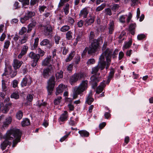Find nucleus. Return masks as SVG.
<instances>
[{
    "label": "nucleus",
    "mask_w": 153,
    "mask_h": 153,
    "mask_svg": "<svg viewBox=\"0 0 153 153\" xmlns=\"http://www.w3.org/2000/svg\"><path fill=\"white\" fill-rule=\"evenodd\" d=\"M112 53L113 50L109 48H107L103 51L99 58V60L101 61L100 67L102 69L105 68L106 69H107L109 67Z\"/></svg>",
    "instance_id": "f257e3e1"
},
{
    "label": "nucleus",
    "mask_w": 153,
    "mask_h": 153,
    "mask_svg": "<svg viewBox=\"0 0 153 153\" xmlns=\"http://www.w3.org/2000/svg\"><path fill=\"white\" fill-rule=\"evenodd\" d=\"M88 81L87 80H83L78 86L75 87L74 89L73 97L74 99H76L78 95L81 94L87 88Z\"/></svg>",
    "instance_id": "f03ea898"
},
{
    "label": "nucleus",
    "mask_w": 153,
    "mask_h": 153,
    "mask_svg": "<svg viewBox=\"0 0 153 153\" xmlns=\"http://www.w3.org/2000/svg\"><path fill=\"white\" fill-rule=\"evenodd\" d=\"M7 132H11V137H13L12 140L14 138L13 141L12 147H14L21 140L22 133L20 130L18 129L12 128L7 131Z\"/></svg>",
    "instance_id": "7ed1b4c3"
},
{
    "label": "nucleus",
    "mask_w": 153,
    "mask_h": 153,
    "mask_svg": "<svg viewBox=\"0 0 153 153\" xmlns=\"http://www.w3.org/2000/svg\"><path fill=\"white\" fill-rule=\"evenodd\" d=\"M100 39V38L97 39H94L91 45L89 46V49L88 47H86L82 52V56L83 57L85 56L87 51L89 54H91L96 52L99 45V42Z\"/></svg>",
    "instance_id": "20e7f679"
},
{
    "label": "nucleus",
    "mask_w": 153,
    "mask_h": 153,
    "mask_svg": "<svg viewBox=\"0 0 153 153\" xmlns=\"http://www.w3.org/2000/svg\"><path fill=\"white\" fill-rule=\"evenodd\" d=\"M11 133L10 132H7L4 137L5 140L0 145V148L2 151L5 150L7 146H9L8 147V148H9L11 145V141H9L10 140H12L13 138L10 136L11 135L10 134Z\"/></svg>",
    "instance_id": "39448f33"
},
{
    "label": "nucleus",
    "mask_w": 153,
    "mask_h": 153,
    "mask_svg": "<svg viewBox=\"0 0 153 153\" xmlns=\"http://www.w3.org/2000/svg\"><path fill=\"white\" fill-rule=\"evenodd\" d=\"M85 76V74L84 73L79 72L75 73L71 77L70 83L71 85H73L78 80L84 78Z\"/></svg>",
    "instance_id": "423d86ee"
},
{
    "label": "nucleus",
    "mask_w": 153,
    "mask_h": 153,
    "mask_svg": "<svg viewBox=\"0 0 153 153\" xmlns=\"http://www.w3.org/2000/svg\"><path fill=\"white\" fill-rule=\"evenodd\" d=\"M55 79L54 76H52L51 77L48 82V86L47 87L48 95L51 94L53 88L56 84Z\"/></svg>",
    "instance_id": "0eeeda50"
},
{
    "label": "nucleus",
    "mask_w": 153,
    "mask_h": 153,
    "mask_svg": "<svg viewBox=\"0 0 153 153\" xmlns=\"http://www.w3.org/2000/svg\"><path fill=\"white\" fill-rule=\"evenodd\" d=\"M35 13L34 12L27 10L25 13V16L20 19V21L22 24H24L26 21L34 16Z\"/></svg>",
    "instance_id": "6e6552de"
},
{
    "label": "nucleus",
    "mask_w": 153,
    "mask_h": 153,
    "mask_svg": "<svg viewBox=\"0 0 153 153\" xmlns=\"http://www.w3.org/2000/svg\"><path fill=\"white\" fill-rule=\"evenodd\" d=\"M31 80L30 77L28 76H26L22 79L21 83L22 87L26 86H29L31 84Z\"/></svg>",
    "instance_id": "1a4fd4ad"
},
{
    "label": "nucleus",
    "mask_w": 153,
    "mask_h": 153,
    "mask_svg": "<svg viewBox=\"0 0 153 153\" xmlns=\"http://www.w3.org/2000/svg\"><path fill=\"white\" fill-rule=\"evenodd\" d=\"M28 48V47L27 45L22 46L20 53L18 56V58L21 59L25 55L27 54Z\"/></svg>",
    "instance_id": "9d476101"
},
{
    "label": "nucleus",
    "mask_w": 153,
    "mask_h": 153,
    "mask_svg": "<svg viewBox=\"0 0 153 153\" xmlns=\"http://www.w3.org/2000/svg\"><path fill=\"white\" fill-rule=\"evenodd\" d=\"M100 76L97 77L96 75H94L90 77V79L93 87L95 88L96 87L97 83L101 79Z\"/></svg>",
    "instance_id": "9b49d317"
},
{
    "label": "nucleus",
    "mask_w": 153,
    "mask_h": 153,
    "mask_svg": "<svg viewBox=\"0 0 153 153\" xmlns=\"http://www.w3.org/2000/svg\"><path fill=\"white\" fill-rule=\"evenodd\" d=\"M23 63V62L22 61H20L16 59L13 60L12 65L14 69L15 70H16L20 68Z\"/></svg>",
    "instance_id": "f8f14e48"
},
{
    "label": "nucleus",
    "mask_w": 153,
    "mask_h": 153,
    "mask_svg": "<svg viewBox=\"0 0 153 153\" xmlns=\"http://www.w3.org/2000/svg\"><path fill=\"white\" fill-rule=\"evenodd\" d=\"M89 9L88 7H85L81 10L79 13L80 17H83L84 18H87L89 12Z\"/></svg>",
    "instance_id": "ddd939ff"
},
{
    "label": "nucleus",
    "mask_w": 153,
    "mask_h": 153,
    "mask_svg": "<svg viewBox=\"0 0 153 153\" xmlns=\"http://www.w3.org/2000/svg\"><path fill=\"white\" fill-rule=\"evenodd\" d=\"M53 29L51 26L49 25H46L44 31V34L46 36H49L52 34Z\"/></svg>",
    "instance_id": "4468645a"
},
{
    "label": "nucleus",
    "mask_w": 153,
    "mask_h": 153,
    "mask_svg": "<svg viewBox=\"0 0 153 153\" xmlns=\"http://www.w3.org/2000/svg\"><path fill=\"white\" fill-rule=\"evenodd\" d=\"M28 56L30 58L35 61H38L40 57V56L39 54H36L33 51L30 52Z\"/></svg>",
    "instance_id": "2eb2a0df"
},
{
    "label": "nucleus",
    "mask_w": 153,
    "mask_h": 153,
    "mask_svg": "<svg viewBox=\"0 0 153 153\" xmlns=\"http://www.w3.org/2000/svg\"><path fill=\"white\" fill-rule=\"evenodd\" d=\"M11 103H8L5 104L4 106H1L0 107L1 110L2 112L4 113H7L9 110V106H10L11 105Z\"/></svg>",
    "instance_id": "dca6fc26"
},
{
    "label": "nucleus",
    "mask_w": 153,
    "mask_h": 153,
    "mask_svg": "<svg viewBox=\"0 0 153 153\" xmlns=\"http://www.w3.org/2000/svg\"><path fill=\"white\" fill-rule=\"evenodd\" d=\"M101 62V61L99 60V61L98 63V65L94 67H93L92 68V74H94L97 73V72L99 71V69H100L101 71L103 69H104L105 68H104L102 69L100 67V64Z\"/></svg>",
    "instance_id": "f3484780"
},
{
    "label": "nucleus",
    "mask_w": 153,
    "mask_h": 153,
    "mask_svg": "<svg viewBox=\"0 0 153 153\" xmlns=\"http://www.w3.org/2000/svg\"><path fill=\"white\" fill-rule=\"evenodd\" d=\"M66 88L65 85L62 84H60L58 87L56 88V94L57 95L59 94L62 92Z\"/></svg>",
    "instance_id": "a211bd4d"
},
{
    "label": "nucleus",
    "mask_w": 153,
    "mask_h": 153,
    "mask_svg": "<svg viewBox=\"0 0 153 153\" xmlns=\"http://www.w3.org/2000/svg\"><path fill=\"white\" fill-rule=\"evenodd\" d=\"M115 72V70L114 68H111V69L109 75L108 76L107 80L106 82L107 84H108L109 83L111 80L114 76Z\"/></svg>",
    "instance_id": "6ab92c4d"
},
{
    "label": "nucleus",
    "mask_w": 153,
    "mask_h": 153,
    "mask_svg": "<svg viewBox=\"0 0 153 153\" xmlns=\"http://www.w3.org/2000/svg\"><path fill=\"white\" fill-rule=\"evenodd\" d=\"M68 117V113L67 111H65L64 113L62 114L59 119V121L63 122L67 120Z\"/></svg>",
    "instance_id": "aec40b11"
},
{
    "label": "nucleus",
    "mask_w": 153,
    "mask_h": 153,
    "mask_svg": "<svg viewBox=\"0 0 153 153\" xmlns=\"http://www.w3.org/2000/svg\"><path fill=\"white\" fill-rule=\"evenodd\" d=\"M12 118L10 116H8L6 117L5 120L4 121L3 127H7L12 122Z\"/></svg>",
    "instance_id": "412c9836"
},
{
    "label": "nucleus",
    "mask_w": 153,
    "mask_h": 153,
    "mask_svg": "<svg viewBox=\"0 0 153 153\" xmlns=\"http://www.w3.org/2000/svg\"><path fill=\"white\" fill-rule=\"evenodd\" d=\"M114 22L113 20L110 21L108 24V29L109 30L108 33L110 34H112L113 33L114 30Z\"/></svg>",
    "instance_id": "4be33fe9"
},
{
    "label": "nucleus",
    "mask_w": 153,
    "mask_h": 153,
    "mask_svg": "<svg viewBox=\"0 0 153 153\" xmlns=\"http://www.w3.org/2000/svg\"><path fill=\"white\" fill-rule=\"evenodd\" d=\"M37 25V22L35 21H33L29 24L27 26V33H30L33 28Z\"/></svg>",
    "instance_id": "5701e85b"
},
{
    "label": "nucleus",
    "mask_w": 153,
    "mask_h": 153,
    "mask_svg": "<svg viewBox=\"0 0 153 153\" xmlns=\"http://www.w3.org/2000/svg\"><path fill=\"white\" fill-rule=\"evenodd\" d=\"M51 56H49L46 57L42 62V65L44 66H47L49 65L52 62Z\"/></svg>",
    "instance_id": "b1692460"
},
{
    "label": "nucleus",
    "mask_w": 153,
    "mask_h": 153,
    "mask_svg": "<svg viewBox=\"0 0 153 153\" xmlns=\"http://www.w3.org/2000/svg\"><path fill=\"white\" fill-rule=\"evenodd\" d=\"M94 17L91 16L90 18L87 19L85 20V25L87 26L91 25L94 22Z\"/></svg>",
    "instance_id": "393cba45"
},
{
    "label": "nucleus",
    "mask_w": 153,
    "mask_h": 153,
    "mask_svg": "<svg viewBox=\"0 0 153 153\" xmlns=\"http://www.w3.org/2000/svg\"><path fill=\"white\" fill-rule=\"evenodd\" d=\"M105 85L103 82H102L99 86L97 88L96 92L97 94H99L103 91V88L105 87Z\"/></svg>",
    "instance_id": "a878e982"
},
{
    "label": "nucleus",
    "mask_w": 153,
    "mask_h": 153,
    "mask_svg": "<svg viewBox=\"0 0 153 153\" xmlns=\"http://www.w3.org/2000/svg\"><path fill=\"white\" fill-rule=\"evenodd\" d=\"M136 27V24L135 23H132L130 25L129 30L131 33L133 35L135 34V29Z\"/></svg>",
    "instance_id": "bb28decb"
},
{
    "label": "nucleus",
    "mask_w": 153,
    "mask_h": 153,
    "mask_svg": "<svg viewBox=\"0 0 153 153\" xmlns=\"http://www.w3.org/2000/svg\"><path fill=\"white\" fill-rule=\"evenodd\" d=\"M40 44L42 46H46L49 45H50L49 47L50 48L52 46V45H50V41L47 39H43L40 42Z\"/></svg>",
    "instance_id": "cd10ccee"
},
{
    "label": "nucleus",
    "mask_w": 153,
    "mask_h": 153,
    "mask_svg": "<svg viewBox=\"0 0 153 153\" xmlns=\"http://www.w3.org/2000/svg\"><path fill=\"white\" fill-rule=\"evenodd\" d=\"M94 100L92 98V93L90 92L88 95L87 98L86 102L88 105H91L93 102Z\"/></svg>",
    "instance_id": "c85d7f7f"
},
{
    "label": "nucleus",
    "mask_w": 153,
    "mask_h": 153,
    "mask_svg": "<svg viewBox=\"0 0 153 153\" xmlns=\"http://www.w3.org/2000/svg\"><path fill=\"white\" fill-rule=\"evenodd\" d=\"M78 133L81 137H88L89 134V133L85 130L79 131Z\"/></svg>",
    "instance_id": "c756f323"
},
{
    "label": "nucleus",
    "mask_w": 153,
    "mask_h": 153,
    "mask_svg": "<svg viewBox=\"0 0 153 153\" xmlns=\"http://www.w3.org/2000/svg\"><path fill=\"white\" fill-rule=\"evenodd\" d=\"M28 39V36L25 35L23 38L19 40V43L21 45L25 43L27 41Z\"/></svg>",
    "instance_id": "7c9ffc66"
},
{
    "label": "nucleus",
    "mask_w": 153,
    "mask_h": 153,
    "mask_svg": "<svg viewBox=\"0 0 153 153\" xmlns=\"http://www.w3.org/2000/svg\"><path fill=\"white\" fill-rule=\"evenodd\" d=\"M30 124V120L27 118L24 119L21 122L22 126L23 127L28 126Z\"/></svg>",
    "instance_id": "2f4dec72"
},
{
    "label": "nucleus",
    "mask_w": 153,
    "mask_h": 153,
    "mask_svg": "<svg viewBox=\"0 0 153 153\" xmlns=\"http://www.w3.org/2000/svg\"><path fill=\"white\" fill-rule=\"evenodd\" d=\"M6 81L3 79H2L1 81V87L2 91L3 92H5L7 90V88L6 86Z\"/></svg>",
    "instance_id": "473e14b6"
},
{
    "label": "nucleus",
    "mask_w": 153,
    "mask_h": 153,
    "mask_svg": "<svg viewBox=\"0 0 153 153\" xmlns=\"http://www.w3.org/2000/svg\"><path fill=\"white\" fill-rule=\"evenodd\" d=\"M132 42L131 40H129L128 42H125L123 45V51L125 49L129 48L131 45Z\"/></svg>",
    "instance_id": "72a5a7b5"
},
{
    "label": "nucleus",
    "mask_w": 153,
    "mask_h": 153,
    "mask_svg": "<svg viewBox=\"0 0 153 153\" xmlns=\"http://www.w3.org/2000/svg\"><path fill=\"white\" fill-rule=\"evenodd\" d=\"M69 4L68 3H67L65 6L63 7V10L64 12L65 15H67L69 13Z\"/></svg>",
    "instance_id": "f704fd0d"
},
{
    "label": "nucleus",
    "mask_w": 153,
    "mask_h": 153,
    "mask_svg": "<svg viewBox=\"0 0 153 153\" xmlns=\"http://www.w3.org/2000/svg\"><path fill=\"white\" fill-rule=\"evenodd\" d=\"M50 74H51V73L49 71V69L46 68L44 70L43 73V75L44 78H48L50 76Z\"/></svg>",
    "instance_id": "c9c22d12"
},
{
    "label": "nucleus",
    "mask_w": 153,
    "mask_h": 153,
    "mask_svg": "<svg viewBox=\"0 0 153 153\" xmlns=\"http://www.w3.org/2000/svg\"><path fill=\"white\" fill-rule=\"evenodd\" d=\"M39 41V38L37 37L34 39V42L33 46H31V48L32 50L35 49L37 47Z\"/></svg>",
    "instance_id": "e433bc0d"
},
{
    "label": "nucleus",
    "mask_w": 153,
    "mask_h": 153,
    "mask_svg": "<svg viewBox=\"0 0 153 153\" xmlns=\"http://www.w3.org/2000/svg\"><path fill=\"white\" fill-rule=\"evenodd\" d=\"M72 32L71 31H68L66 34V38L68 40H71L72 38Z\"/></svg>",
    "instance_id": "4c0bfd02"
},
{
    "label": "nucleus",
    "mask_w": 153,
    "mask_h": 153,
    "mask_svg": "<svg viewBox=\"0 0 153 153\" xmlns=\"http://www.w3.org/2000/svg\"><path fill=\"white\" fill-rule=\"evenodd\" d=\"M70 29V27L69 26L66 25L61 27L60 29V30L62 32H65L68 31Z\"/></svg>",
    "instance_id": "58836bf2"
},
{
    "label": "nucleus",
    "mask_w": 153,
    "mask_h": 153,
    "mask_svg": "<svg viewBox=\"0 0 153 153\" xmlns=\"http://www.w3.org/2000/svg\"><path fill=\"white\" fill-rule=\"evenodd\" d=\"M23 115L22 112L21 111H19L16 114V118L19 120H21L22 117Z\"/></svg>",
    "instance_id": "ea45409f"
},
{
    "label": "nucleus",
    "mask_w": 153,
    "mask_h": 153,
    "mask_svg": "<svg viewBox=\"0 0 153 153\" xmlns=\"http://www.w3.org/2000/svg\"><path fill=\"white\" fill-rule=\"evenodd\" d=\"M63 72L62 71H60L59 72H57L56 74V77L57 80L63 77Z\"/></svg>",
    "instance_id": "a19ab883"
},
{
    "label": "nucleus",
    "mask_w": 153,
    "mask_h": 153,
    "mask_svg": "<svg viewBox=\"0 0 153 153\" xmlns=\"http://www.w3.org/2000/svg\"><path fill=\"white\" fill-rule=\"evenodd\" d=\"M119 5L117 4H114L110 6L111 9L114 12L117 10L119 7Z\"/></svg>",
    "instance_id": "79ce46f5"
},
{
    "label": "nucleus",
    "mask_w": 153,
    "mask_h": 153,
    "mask_svg": "<svg viewBox=\"0 0 153 153\" xmlns=\"http://www.w3.org/2000/svg\"><path fill=\"white\" fill-rule=\"evenodd\" d=\"M10 45V41L7 40H6L4 43V48L6 49H8Z\"/></svg>",
    "instance_id": "37998d69"
},
{
    "label": "nucleus",
    "mask_w": 153,
    "mask_h": 153,
    "mask_svg": "<svg viewBox=\"0 0 153 153\" xmlns=\"http://www.w3.org/2000/svg\"><path fill=\"white\" fill-rule=\"evenodd\" d=\"M127 16L126 15H123L120 16L119 18L120 22L121 23H124L125 22Z\"/></svg>",
    "instance_id": "c03bdc74"
},
{
    "label": "nucleus",
    "mask_w": 153,
    "mask_h": 153,
    "mask_svg": "<svg viewBox=\"0 0 153 153\" xmlns=\"http://www.w3.org/2000/svg\"><path fill=\"white\" fill-rule=\"evenodd\" d=\"M82 36L81 35H78L75 39V42L74 43V45L76 46L79 41H81L82 40Z\"/></svg>",
    "instance_id": "a18cd8bd"
},
{
    "label": "nucleus",
    "mask_w": 153,
    "mask_h": 153,
    "mask_svg": "<svg viewBox=\"0 0 153 153\" xmlns=\"http://www.w3.org/2000/svg\"><path fill=\"white\" fill-rule=\"evenodd\" d=\"M27 29L25 27H23L22 28L21 30L19 32V34L21 35H23L27 31Z\"/></svg>",
    "instance_id": "49530a36"
},
{
    "label": "nucleus",
    "mask_w": 153,
    "mask_h": 153,
    "mask_svg": "<svg viewBox=\"0 0 153 153\" xmlns=\"http://www.w3.org/2000/svg\"><path fill=\"white\" fill-rule=\"evenodd\" d=\"M105 6V4H102L100 6L98 7L96 9V12H99L102 10Z\"/></svg>",
    "instance_id": "de8ad7c7"
},
{
    "label": "nucleus",
    "mask_w": 153,
    "mask_h": 153,
    "mask_svg": "<svg viewBox=\"0 0 153 153\" xmlns=\"http://www.w3.org/2000/svg\"><path fill=\"white\" fill-rule=\"evenodd\" d=\"M19 97V94L17 93L14 92L11 94L10 97L11 98H14L15 99H17Z\"/></svg>",
    "instance_id": "09e8293b"
},
{
    "label": "nucleus",
    "mask_w": 153,
    "mask_h": 153,
    "mask_svg": "<svg viewBox=\"0 0 153 153\" xmlns=\"http://www.w3.org/2000/svg\"><path fill=\"white\" fill-rule=\"evenodd\" d=\"M69 0H60L58 5V7H60L64 5L65 3L68 2Z\"/></svg>",
    "instance_id": "8fccbe9b"
},
{
    "label": "nucleus",
    "mask_w": 153,
    "mask_h": 153,
    "mask_svg": "<svg viewBox=\"0 0 153 153\" xmlns=\"http://www.w3.org/2000/svg\"><path fill=\"white\" fill-rule=\"evenodd\" d=\"M62 99L61 97H58L55 99L54 101V104L55 105H58L60 102L61 100Z\"/></svg>",
    "instance_id": "3c124183"
},
{
    "label": "nucleus",
    "mask_w": 153,
    "mask_h": 153,
    "mask_svg": "<svg viewBox=\"0 0 153 153\" xmlns=\"http://www.w3.org/2000/svg\"><path fill=\"white\" fill-rule=\"evenodd\" d=\"M19 1L22 3L23 6L28 5L30 3V0H19Z\"/></svg>",
    "instance_id": "603ef678"
},
{
    "label": "nucleus",
    "mask_w": 153,
    "mask_h": 153,
    "mask_svg": "<svg viewBox=\"0 0 153 153\" xmlns=\"http://www.w3.org/2000/svg\"><path fill=\"white\" fill-rule=\"evenodd\" d=\"M105 14L107 15L111 16L112 14V13L111 9L109 8L105 9L104 10Z\"/></svg>",
    "instance_id": "864d4df0"
},
{
    "label": "nucleus",
    "mask_w": 153,
    "mask_h": 153,
    "mask_svg": "<svg viewBox=\"0 0 153 153\" xmlns=\"http://www.w3.org/2000/svg\"><path fill=\"white\" fill-rule=\"evenodd\" d=\"M54 41L56 44H58L59 40H60V37L58 36H55L54 37Z\"/></svg>",
    "instance_id": "5fc2aeb1"
},
{
    "label": "nucleus",
    "mask_w": 153,
    "mask_h": 153,
    "mask_svg": "<svg viewBox=\"0 0 153 153\" xmlns=\"http://www.w3.org/2000/svg\"><path fill=\"white\" fill-rule=\"evenodd\" d=\"M27 99L28 102H31L33 99V95L30 94L27 95Z\"/></svg>",
    "instance_id": "6e6d98bb"
},
{
    "label": "nucleus",
    "mask_w": 153,
    "mask_h": 153,
    "mask_svg": "<svg viewBox=\"0 0 153 153\" xmlns=\"http://www.w3.org/2000/svg\"><path fill=\"white\" fill-rule=\"evenodd\" d=\"M126 34V33L125 32H122L120 35L119 36V38L120 40H123L125 39L124 36Z\"/></svg>",
    "instance_id": "4d7b16f0"
},
{
    "label": "nucleus",
    "mask_w": 153,
    "mask_h": 153,
    "mask_svg": "<svg viewBox=\"0 0 153 153\" xmlns=\"http://www.w3.org/2000/svg\"><path fill=\"white\" fill-rule=\"evenodd\" d=\"M95 62V61L94 59H90L88 60L87 63L88 65L92 64H94Z\"/></svg>",
    "instance_id": "13d9d810"
},
{
    "label": "nucleus",
    "mask_w": 153,
    "mask_h": 153,
    "mask_svg": "<svg viewBox=\"0 0 153 153\" xmlns=\"http://www.w3.org/2000/svg\"><path fill=\"white\" fill-rule=\"evenodd\" d=\"M46 8V6L44 5L41 6H40L39 7V10L40 13H42L44 12Z\"/></svg>",
    "instance_id": "bf43d9fd"
},
{
    "label": "nucleus",
    "mask_w": 153,
    "mask_h": 153,
    "mask_svg": "<svg viewBox=\"0 0 153 153\" xmlns=\"http://www.w3.org/2000/svg\"><path fill=\"white\" fill-rule=\"evenodd\" d=\"M7 71L9 72L10 74H11L12 72V66L11 65H9L7 66L6 70L5 71V72Z\"/></svg>",
    "instance_id": "052dcab7"
},
{
    "label": "nucleus",
    "mask_w": 153,
    "mask_h": 153,
    "mask_svg": "<svg viewBox=\"0 0 153 153\" xmlns=\"http://www.w3.org/2000/svg\"><path fill=\"white\" fill-rule=\"evenodd\" d=\"M72 117L70 118V121L69 122V124L71 126H74L76 124V123L74 121L72 120Z\"/></svg>",
    "instance_id": "680f3d73"
},
{
    "label": "nucleus",
    "mask_w": 153,
    "mask_h": 153,
    "mask_svg": "<svg viewBox=\"0 0 153 153\" xmlns=\"http://www.w3.org/2000/svg\"><path fill=\"white\" fill-rule=\"evenodd\" d=\"M95 36L94 33L93 31H91L89 35V39L90 40H93Z\"/></svg>",
    "instance_id": "e2e57ef3"
},
{
    "label": "nucleus",
    "mask_w": 153,
    "mask_h": 153,
    "mask_svg": "<svg viewBox=\"0 0 153 153\" xmlns=\"http://www.w3.org/2000/svg\"><path fill=\"white\" fill-rule=\"evenodd\" d=\"M73 68V65L72 64H70L67 68V70L69 72H71Z\"/></svg>",
    "instance_id": "0e129e2a"
},
{
    "label": "nucleus",
    "mask_w": 153,
    "mask_h": 153,
    "mask_svg": "<svg viewBox=\"0 0 153 153\" xmlns=\"http://www.w3.org/2000/svg\"><path fill=\"white\" fill-rule=\"evenodd\" d=\"M132 17V15L131 13H129L128 16H127V22L128 23Z\"/></svg>",
    "instance_id": "69168bd1"
},
{
    "label": "nucleus",
    "mask_w": 153,
    "mask_h": 153,
    "mask_svg": "<svg viewBox=\"0 0 153 153\" xmlns=\"http://www.w3.org/2000/svg\"><path fill=\"white\" fill-rule=\"evenodd\" d=\"M18 82L17 80H14L13 82V87L14 88H16L17 86Z\"/></svg>",
    "instance_id": "338daca9"
},
{
    "label": "nucleus",
    "mask_w": 153,
    "mask_h": 153,
    "mask_svg": "<svg viewBox=\"0 0 153 153\" xmlns=\"http://www.w3.org/2000/svg\"><path fill=\"white\" fill-rule=\"evenodd\" d=\"M78 27H81L83 25V21L82 20H80L77 23Z\"/></svg>",
    "instance_id": "774afa93"
}]
</instances>
